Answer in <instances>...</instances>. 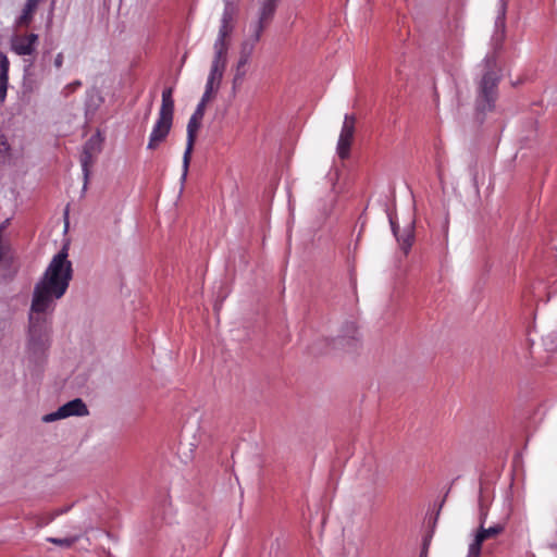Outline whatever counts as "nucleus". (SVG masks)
Masks as SVG:
<instances>
[{
  "instance_id": "nucleus-21",
  "label": "nucleus",
  "mask_w": 557,
  "mask_h": 557,
  "mask_svg": "<svg viewBox=\"0 0 557 557\" xmlns=\"http://www.w3.org/2000/svg\"><path fill=\"white\" fill-rule=\"evenodd\" d=\"M216 89H218V88H216V86H215V85H212V84H210V83H207V84H206L205 92H203V95H202V97H201V100H202L203 102H208V101H210V100H211V98L213 97L214 91H215Z\"/></svg>"
},
{
  "instance_id": "nucleus-3",
  "label": "nucleus",
  "mask_w": 557,
  "mask_h": 557,
  "mask_svg": "<svg viewBox=\"0 0 557 557\" xmlns=\"http://www.w3.org/2000/svg\"><path fill=\"white\" fill-rule=\"evenodd\" d=\"M174 115V100H173V87H166L162 91L161 107L158 113V119L152 127L149 136L147 148L150 150L157 149L162 144L173 124Z\"/></svg>"
},
{
  "instance_id": "nucleus-22",
  "label": "nucleus",
  "mask_w": 557,
  "mask_h": 557,
  "mask_svg": "<svg viewBox=\"0 0 557 557\" xmlns=\"http://www.w3.org/2000/svg\"><path fill=\"white\" fill-rule=\"evenodd\" d=\"M206 104H207V102H203L202 100H200V102L198 103V106L191 116L202 120V117L205 115Z\"/></svg>"
},
{
  "instance_id": "nucleus-26",
  "label": "nucleus",
  "mask_w": 557,
  "mask_h": 557,
  "mask_svg": "<svg viewBox=\"0 0 557 557\" xmlns=\"http://www.w3.org/2000/svg\"><path fill=\"white\" fill-rule=\"evenodd\" d=\"M73 85L74 87L81 86V82H75Z\"/></svg>"
},
{
  "instance_id": "nucleus-20",
  "label": "nucleus",
  "mask_w": 557,
  "mask_h": 557,
  "mask_svg": "<svg viewBox=\"0 0 557 557\" xmlns=\"http://www.w3.org/2000/svg\"><path fill=\"white\" fill-rule=\"evenodd\" d=\"M247 63H242V57H239L236 67V73L234 75V84L240 83L244 79V76L246 74L245 66Z\"/></svg>"
},
{
  "instance_id": "nucleus-13",
  "label": "nucleus",
  "mask_w": 557,
  "mask_h": 557,
  "mask_svg": "<svg viewBox=\"0 0 557 557\" xmlns=\"http://www.w3.org/2000/svg\"><path fill=\"white\" fill-rule=\"evenodd\" d=\"M9 66L7 55L0 52V107L5 102L9 87Z\"/></svg>"
},
{
  "instance_id": "nucleus-18",
  "label": "nucleus",
  "mask_w": 557,
  "mask_h": 557,
  "mask_svg": "<svg viewBox=\"0 0 557 557\" xmlns=\"http://www.w3.org/2000/svg\"><path fill=\"white\" fill-rule=\"evenodd\" d=\"M79 539H81V534H72V535H69V536H65L62 539L61 537H48L47 541L52 544L69 548L73 544H75Z\"/></svg>"
},
{
  "instance_id": "nucleus-9",
  "label": "nucleus",
  "mask_w": 557,
  "mask_h": 557,
  "mask_svg": "<svg viewBox=\"0 0 557 557\" xmlns=\"http://www.w3.org/2000/svg\"><path fill=\"white\" fill-rule=\"evenodd\" d=\"M355 115L346 114L344 116V122L336 147L337 154L341 159H346L349 157L350 147L355 135Z\"/></svg>"
},
{
  "instance_id": "nucleus-24",
  "label": "nucleus",
  "mask_w": 557,
  "mask_h": 557,
  "mask_svg": "<svg viewBox=\"0 0 557 557\" xmlns=\"http://www.w3.org/2000/svg\"><path fill=\"white\" fill-rule=\"evenodd\" d=\"M62 63H63V55H62V53H59V54H57V57L54 59V65L57 69H60L62 66Z\"/></svg>"
},
{
  "instance_id": "nucleus-25",
  "label": "nucleus",
  "mask_w": 557,
  "mask_h": 557,
  "mask_svg": "<svg viewBox=\"0 0 557 557\" xmlns=\"http://www.w3.org/2000/svg\"><path fill=\"white\" fill-rule=\"evenodd\" d=\"M429 542H430V539H425L424 540V542H423V550L428 549Z\"/></svg>"
},
{
  "instance_id": "nucleus-2",
  "label": "nucleus",
  "mask_w": 557,
  "mask_h": 557,
  "mask_svg": "<svg viewBox=\"0 0 557 557\" xmlns=\"http://www.w3.org/2000/svg\"><path fill=\"white\" fill-rule=\"evenodd\" d=\"M482 77L479 82L476 110L485 113L492 111L497 99L499 69L494 55H487L482 63Z\"/></svg>"
},
{
  "instance_id": "nucleus-15",
  "label": "nucleus",
  "mask_w": 557,
  "mask_h": 557,
  "mask_svg": "<svg viewBox=\"0 0 557 557\" xmlns=\"http://www.w3.org/2000/svg\"><path fill=\"white\" fill-rule=\"evenodd\" d=\"M38 2L34 0H27L25 3V7L23 9V12L18 18L20 25H28L30 21L33 20V15L38 7Z\"/></svg>"
},
{
  "instance_id": "nucleus-6",
  "label": "nucleus",
  "mask_w": 557,
  "mask_h": 557,
  "mask_svg": "<svg viewBox=\"0 0 557 557\" xmlns=\"http://www.w3.org/2000/svg\"><path fill=\"white\" fill-rule=\"evenodd\" d=\"M485 516L481 517L480 527L474 535L473 542L469 545L468 557H480L481 547L484 541L488 539H495L502 534L505 530L504 523H496L492 527H484Z\"/></svg>"
},
{
  "instance_id": "nucleus-11",
  "label": "nucleus",
  "mask_w": 557,
  "mask_h": 557,
  "mask_svg": "<svg viewBox=\"0 0 557 557\" xmlns=\"http://www.w3.org/2000/svg\"><path fill=\"white\" fill-rule=\"evenodd\" d=\"M37 42V34L18 35L12 38L11 49L17 55H30L35 52Z\"/></svg>"
},
{
  "instance_id": "nucleus-10",
  "label": "nucleus",
  "mask_w": 557,
  "mask_h": 557,
  "mask_svg": "<svg viewBox=\"0 0 557 557\" xmlns=\"http://www.w3.org/2000/svg\"><path fill=\"white\" fill-rule=\"evenodd\" d=\"M201 120L190 116L187 124V143L186 149L183 156V177H186L188 172V166L190 162L191 152L194 149L197 132L200 127Z\"/></svg>"
},
{
  "instance_id": "nucleus-5",
  "label": "nucleus",
  "mask_w": 557,
  "mask_h": 557,
  "mask_svg": "<svg viewBox=\"0 0 557 557\" xmlns=\"http://www.w3.org/2000/svg\"><path fill=\"white\" fill-rule=\"evenodd\" d=\"M273 17L274 14H271L263 18L261 10L257 9L256 20L250 24V36L240 46L239 57H242V63H248L256 44L261 38L262 32L269 26Z\"/></svg>"
},
{
  "instance_id": "nucleus-17",
  "label": "nucleus",
  "mask_w": 557,
  "mask_h": 557,
  "mask_svg": "<svg viewBox=\"0 0 557 557\" xmlns=\"http://www.w3.org/2000/svg\"><path fill=\"white\" fill-rule=\"evenodd\" d=\"M258 9L261 10V14L263 18L268 17L271 14H275L277 4L280 0H256Z\"/></svg>"
},
{
  "instance_id": "nucleus-12",
  "label": "nucleus",
  "mask_w": 557,
  "mask_h": 557,
  "mask_svg": "<svg viewBox=\"0 0 557 557\" xmlns=\"http://www.w3.org/2000/svg\"><path fill=\"white\" fill-rule=\"evenodd\" d=\"M226 53L214 52V57L211 64V70L207 79V83L215 85L219 88L223 73L226 67Z\"/></svg>"
},
{
  "instance_id": "nucleus-1",
  "label": "nucleus",
  "mask_w": 557,
  "mask_h": 557,
  "mask_svg": "<svg viewBox=\"0 0 557 557\" xmlns=\"http://www.w3.org/2000/svg\"><path fill=\"white\" fill-rule=\"evenodd\" d=\"M67 256V247L64 246L53 256L34 287L25 347V358L32 367L41 366L48 357L52 329L45 314L53 310L54 300L60 299L69 288L73 269Z\"/></svg>"
},
{
  "instance_id": "nucleus-4",
  "label": "nucleus",
  "mask_w": 557,
  "mask_h": 557,
  "mask_svg": "<svg viewBox=\"0 0 557 557\" xmlns=\"http://www.w3.org/2000/svg\"><path fill=\"white\" fill-rule=\"evenodd\" d=\"M238 8L234 0H224V9L220 20V26L216 39L213 44V51L226 53L228 51V38L232 35L236 18H237Z\"/></svg>"
},
{
  "instance_id": "nucleus-16",
  "label": "nucleus",
  "mask_w": 557,
  "mask_h": 557,
  "mask_svg": "<svg viewBox=\"0 0 557 557\" xmlns=\"http://www.w3.org/2000/svg\"><path fill=\"white\" fill-rule=\"evenodd\" d=\"M507 11V0H499L498 2V13L495 21V27L497 32H500V37H504L505 34V18Z\"/></svg>"
},
{
  "instance_id": "nucleus-27",
  "label": "nucleus",
  "mask_w": 557,
  "mask_h": 557,
  "mask_svg": "<svg viewBox=\"0 0 557 557\" xmlns=\"http://www.w3.org/2000/svg\"><path fill=\"white\" fill-rule=\"evenodd\" d=\"M425 554H426V550H423V552L421 553V556H420V557H425Z\"/></svg>"
},
{
  "instance_id": "nucleus-8",
  "label": "nucleus",
  "mask_w": 557,
  "mask_h": 557,
  "mask_svg": "<svg viewBox=\"0 0 557 557\" xmlns=\"http://www.w3.org/2000/svg\"><path fill=\"white\" fill-rule=\"evenodd\" d=\"M101 151V140L98 135L91 136L84 145L83 152L81 156V164L84 174V186L83 189L87 188L89 178V169L95 163L97 154Z\"/></svg>"
},
{
  "instance_id": "nucleus-7",
  "label": "nucleus",
  "mask_w": 557,
  "mask_h": 557,
  "mask_svg": "<svg viewBox=\"0 0 557 557\" xmlns=\"http://www.w3.org/2000/svg\"><path fill=\"white\" fill-rule=\"evenodd\" d=\"M88 413L89 411L86 404L81 398H75L59 407L58 410L45 414L42 417V421L46 423H50L73 416L85 417L88 416Z\"/></svg>"
},
{
  "instance_id": "nucleus-23",
  "label": "nucleus",
  "mask_w": 557,
  "mask_h": 557,
  "mask_svg": "<svg viewBox=\"0 0 557 557\" xmlns=\"http://www.w3.org/2000/svg\"><path fill=\"white\" fill-rule=\"evenodd\" d=\"M389 223H391V227H392L394 236L397 237L400 233L399 226L397 225V223L394 221V219L392 216H389Z\"/></svg>"
},
{
  "instance_id": "nucleus-14",
  "label": "nucleus",
  "mask_w": 557,
  "mask_h": 557,
  "mask_svg": "<svg viewBox=\"0 0 557 557\" xmlns=\"http://www.w3.org/2000/svg\"><path fill=\"white\" fill-rule=\"evenodd\" d=\"M401 250L408 253L414 239V232L412 223L408 224L396 237Z\"/></svg>"
},
{
  "instance_id": "nucleus-19",
  "label": "nucleus",
  "mask_w": 557,
  "mask_h": 557,
  "mask_svg": "<svg viewBox=\"0 0 557 557\" xmlns=\"http://www.w3.org/2000/svg\"><path fill=\"white\" fill-rule=\"evenodd\" d=\"M70 529L74 531V534H81L82 537L83 534L92 529V523L89 519L86 518L79 521L71 522Z\"/></svg>"
}]
</instances>
